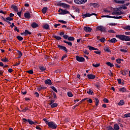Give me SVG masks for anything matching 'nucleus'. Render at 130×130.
I'll return each mask as SVG.
<instances>
[{"label":"nucleus","mask_w":130,"mask_h":130,"mask_svg":"<svg viewBox=\"0 0 130 130\" xmlns=\"http://www.w3.org/2000/svg\"><path fill=\"white\" fill-rule=\"evenodd\" d=\"M116 37L119 38L122 41H130V37L124 35H116Z\"/></svg>","instance_id":"1"},{"label":"nucleus","mask_w":130,"mask_h":130,"mask_svg":"<svg viewBox=\"0 0 130 130\" xmlns=\"http://www.w3.org/2000/svg\"><path fill=\"white\" fill-rule=\"evenodd\" d=\"M47 124L50 127V128H53V129H55V128L57 127V125H56L53 121L48 122Z\"/></svg>","instance_id":"2"},{"label":"nucleus","mask_w":130,"mask_h":130,"mask_svg":"<svg viewBox=\"0 0 130 130\" xmlns=\"http://www.w3.org/2000/svg\"><path fill=\"white\" fill-rule=\"evenodd\" d=\"M99 30L101 32H106V28L103 26H99L96 27V30Z\"/></svg>","instance_id":"3"},{"label":"nucleus","mask_w":130,"mask_h":130,"mask_svg":"<svg viewBox=\"0 0 130 130\" xmlns=\"http://www.w3.org/2000/svg\"><path fill=\"white\" fill-rule=\"evenodd\" d=\"M75 4L78 5H82V4H85L87 2V0H74Z\"/></svg>","instance_id":"4"},{"label":"nucleus","mask_w":130,"mask_h":130,"mask_svg":"<svg viewBox=\"0 0 130 130\" xmlns=\"http://www.w3.org/2000/svg\"><path fill=\"white\" fill-rule=\"evenodd\" d=\"M76 60L77 61H80L81 62H83L85 61V58L83 57H80L79 56H76Z\"/></svg>","instance_id":"5"},{"label":"nucleus","mask_w":130,"mask_h":130,"mask_svg":"<svg viewBox=\"0 0 130 130\" xmlns=\"http://www.w3.org/2000/svg\"><path fill=\"white\" fill-rule=\"evenodd\" d=\"M59 11H61V13H59L60 15H66L67 14H70V12L67 10H63L62 9H59Z\"/></svg>","instance_id":"6"},{"label":"nucleus","mask_w":130,"mask_h":130,"mask_svg":"<svg viewBox=\"0 0 130 130\" xmlns=\"http://www.w3.org/2000/svg\"><path fill=\"white\" fill-rule=\"evenodd\" d=\"M91 16H97V14L96 13H92V14H85L84 15V18H86L87 17H91Z\"/></svg>","instance_id":"7"},{"label":"nucleus","mask_w":130,"mask_h":130,"mask_svg":"<svg viewBox=\"0 0 130 130\" xmlns=\"http://www.w3.org/2000/svg\"><path fill=\"white\" fill-rule=\"evenodd\" d=\"M84 30L85 32H91L92 28L89 26H86L84 27Z\"/></svg>","instance_id":"8"},{"label":"nucleus","mask_w":130,"mask_h":130,"mask_svg":"<svg viewBox=\"0 0 130 130\" xmlns=\"http://www.w3.org/2000/svg\"><path fill=\"white\" fill-rule=\"evenodd\" d=\"M87 78L89 79V80H94V78H95V76L93 74H88Z\"/></svg>","instance_id":"9"},{"label":"nucleus","mask_w":130,"mask_h":130,"mask_svg":"<svg viewBox=\"0 0 130 130\" xmlns=\"http://www.w3.org/2000/svg\"><path fill=\"white\" fill-rule=\"evenodd\" d=\"M24 17L26 19H30V18H31V15L30 13L26 12L24 14Z\"/></svg>","instance_id":"10"},{"label":"nucleus","mask_w":130,"mask_h":130,"mask_svg":"<svg viewBox=\"0 0 130 130\" xmlns=\"http://www.w3.org/2000/svg\"><path fill=\"white\" fill-rule=\"evenodd\" d=\"M58 47L60 48V49H62V50H64L66 52H68V50L67 49V47L63 46L58 45Z\"/></svg>","instance_id":"11"},{"label":"nucleus","mask_w":130,"mask_h":130,"mask_svg":"<svg viewBox=\"0 0 130 130\" xmlns=\"http://www.w3.org/2000/svg\"><path fill=\"white\" fill-rule=\"evenodd\" d=\"M102 18H112L113 19H117V16H111L109 15H103Z\"/></svg>","instance_id":"12"},{"label":"nucleus","mask_w":130,"mask_h":130,"mask_svg":"<svg viewBox=\"0 0 130 130\" xmlns=\"http://www.w3.org/2000/svg\"><path fill=\"white\" fill-rule=\"evenodd\" d=\"M11 9H13L15 12H18V7L15 5L11 6Z\"/></svg>","instance_id":"13"},{"label":"nucleus","mask_w":130,"mask_h":130,"mask_svg":"<svg viewBox=\"0 0 130 130\" xmlns=\"http://www.w3.org/2000/svg\"><path fill=\"white\" fill-rule=\"evenodd\" d=\"M38 24L36 23V22H34L31 24V27L32 28H37V27H38Z\"/></svg>","instance_id":"14"},{"label":"nucleus","mask_w":130,"mask_h":130,"mask_svg":"<svg viewBox=\"0 0 130 130\" xmlns=\"http://www.w3.org/2000/svg\"><path fill=\"white\" fill-rule=\"evenodd\" d=\"M45 84H46V85H52V83H51V80L50 79H47L45 81Z\"/></svg>","instance_id":"15"},{"label":"nucleus","mask_w":130,"mask_h":130,"mask_svg":"<svg viewBox=\"0 0 130 130\" xmlns=\"http://www.w3.org/2000/svg\"><path fill=\"white\" fill-rule=\"evenodd\" d=\"M117 40L115 38H113L111 39L110 40H109V42H111V43H115Z\"/></svg>","instance_id":"16"},{"label":"nucleus","mask_w":130,"mask_h":130,"mask_svg":"<svg viewBox=\"0 0 130 130\" xmlns=\"http://www.w3.org/2000/svg\"><path fill=\"white\" fill-rule=\"evenodd\" d=\"M48 8L47 7H44L42 10L43 14H45L47 12Z\"/></svg>","instance_id":"17"},{"label":"nucleus","mask_w":130,"mask_h":130,"mask_svg":"<svg viewBox=\"0 0 130 130\" xmlns=\"http://www.w3.org/2000/svg\"><path fill=\"white\" fill-rule=\"evenodd\" d=\"M90 6H93L94 8H98L99 7V5L96 3H90Z\"/></svg>","instance_id":"18"},{"label":"nucleus","mask_w":130,"mask_h":130,"mask_svg":"<svg viewBox=\"0 0 130 130\" xmlns=\"http://www.w3.org/2000/svg\"><path fill=\"white\" fill-rule=\"evenodd\" d=\"M119 90L120 91V92H122L123 93H124V92H126V89L124 87L119 88Z\"/></svg>","instance_id":"19"},{"label":"nucleus","mask_w":130,"mask_h":130,"mask_svg":"<svg viewBox=\"0 0 130 130\" xmlns=\"http://www.w3.org/2000/svg\"><path fill=\"white\" fill-rule=\"evenodd\" d=\"M115 3H117V4H124V1H119V0H114ZM128 1V0H126Z\"/></svg>","instance_id":"20"},{"label":"nucleus","mask_w":130,"mask_h":130,"mask_svg":"<svg viewBox=\"0 0 130 130\" xmlns=\"http://www.w3.org/2000/svg\"><path fill=\"white\" fill-rule=\"evenodd\" d=\"M114 130H118L119 129V126L117 124H115L114 126Z\"/></svg>","instance_id":"21"},{"label":"nucleus","mask_w":130,"mask_h":130,"mask_svg":"<svg viewBox=\"0 0 130 130\" xmlns=\"http://www.w3.org/2000/svg\"><path fill=\"white\" fill-rule=\"evenodd\" d=\"M87 93L89 95H94V92H93L91 89H89L88 91H87Z\"/></svg>","instance_id":"22"},{"label":"nucleus","mask_w":130,"mask_h":130,"mask_svg":"<svg viewBox=\"0 0 130 130\" xmlns=\"http://www.w3.org/2000/svg\"><path fill=\"white\" fill-rule=\"evenodd\" d=\"M27 121L29 124H35V122L31 120L30 119H27Z\"/></svg>","instance_id":"23"},{"label":"nucleus","mask_w":130,"mask_h":130,"mask_svg":"<svg viewBox=\"0 0 130 130\" xmlns=\"http://www.w3.org/2000/svg\"><path fill=\"white\" fill-rule=\"evenodd\" d=\"M124 14V12H122L121 11H116V16H119L120 15H122Z\"/></svg>","instance_id":"24"},{"label":"nucleus","mask_w":130,"mask_h":130,"mask_svg":"<svg viewBox=\"0 0 130 130\" xmlns=\"http://www.w3.org/2000/svg\"><path fill=\"white\" fill-rule=\"evenodd\" d=\"M124 104V101L123 100H121L118 103V105L119 106H122Z\"/></svg>","instance_id":"25"},{"label":"nucleus","mask_w":130,"mask_h":130,"mask_svg":"<svg viewBox=\"0 0 130 130\" xmlns=\"http://www.w3.org/2000/svg\"><path fill=\"white\" fill-rule=\"evenodd\" d=\"M106 64H107V66H108L109 67H110V68H112V67H114L113 64L111 63V62H107L106 63Z\"/></svg>","instance_id":"26"},{"label":"nucleus","mask_w":130,"mask_h":130,"mask_svg":"<svg viewBox=\"0 0 130 130\" xmlns=\"http://www.w3.org/2000/svg\"><path fill=\"white\" fill-rule=\"evenodd\" d=\"M104 50L105 51H107V52H110V49H109V48L107 47H105L104 48Z\"/></svg>","instance_id":"27"},{"label":"nucleus","mask_w":130,"mask_h":130,"mask_svg":"<svg viewBox=\"0 0 130 130\" xmlns=\"http://www.w3.org/2000/svg\"><path fill=\"white\" fill-rule=\"evenodd\" d=\"M45 89V87H42V86H40V87H39L38 88H37V90L38 91H41V90H44Z\"/></svg>","instance_id":"28"},{"label":"nucleus","mask_w":130,"mask_h":130,"mask_svg":"<svg viewBox=\"0 0 130 130\" xmlns=\"http://www.w3.org/2000/svg\"><path fill=\"white\" fill-rule=\"evenodd\" d=\"M127 73H128V70H125L124 71V74L122 72V74L123 75V76H126V75H127Z\"/></svg>","instance_id":"29"},{"label":"nucleus","mask_w":130,"mask_h":130,"mask_svg":"<svg viewBox=\"0 0 130 130\" xmlns=\"http://www.w3.org/2000/svg\"><path fill=\"white\" fill-rule=\"evenodd\" d=\"M53 37L57 40H60V39H61V38L60 37L56 36L55 35H54Z\"/></svg>","instance_id":"30"},{"label":"nucleus","mask_w":130,"mask_h":130,"mask_svg":"<svg viewBox=\"0 0 130 130\" xmlns=\"http://www.w3.org/2000/svg\"><path fill=\"white\" fill-rule=\"evenodd\" d=\"M16 38L19 40V41H22V40H23V37L21 36H17Z\"/></svg>","instance_id":"31"},{"label":"nucleus","mask_w":130,"mask_h":130,"mask_svg":"<svg viewBox=\"0 0 130 130\" xmlns=\"http://www.w3.org/2000/svg\"><path fill=\"white\" fill-rule=\"evenodd\" d=\"M43 28L47 30L49 28V25L48 24H44L43 26Z\"/></svg>","instance_id":"32"},{"label":"nucleus","mask_w":130,"mask_h":130,"mask_svg":"<svg viewBox=\"0 0 130 130\" xmlns=\"http://www.w3.org/2000/svg\"><path fill=\"white\" fill-rule=\"evenodd\" d=\"M57 104L56 103H54V104H52L51 105V107H52V108H54V107H57Z\"/></svg>","instance_id":"33"},{"label":"nucleus","mask_w":130,"mask_h":130,"mask_svg":"<svg viewBox=\"0 0 130 130\" xmlns=\"http://www.w3.org/2000/svg\"><path fill=\"white\" fill-rule=\"evenodd\" d=\"M63 42L64 43L68 44V45H69L70 46H72L73 45V44L72 43V42H67L66 41H63Z\"/></svg>","instance_id":"34"},{"label":"nucleus","mask_w":130,"mask_h":130,"mask_svg":"<svg viewBox=\"0 0 130 130\" xmlns=\"http://www.w3.org/2000/svg\"><path fill=\"white\" fill-rule=\"evenodd\" d=\"M2 61H4V62H8V58L5 57V58L1 59Z\"/></svg>","instance_id":"35"},{"label":"nucleus","mask_w":130,"mask_h":130,"mask_svg":"<svg viewBox=\"0 0 130 130\" xmlns=\"http://www.w3.org/2000/svg\"><path fill=\"white\" fill-rule=\"evenodd\" d=\"M68 40L69 41H74V40H75V38L72 37H69L68 38Z\"/></svg>","instance_id":"36"},{"label":"nucleus","mask_w":130,"mask_h":130,"mask_svg":"<svg viewBox=\"0 0 130 130\" xmlns=\"http://www.w3.org/2000/svg\"><path fill=\"white\" fill-rule=\"evenodd\" d=\"M95 86L96 88H98V89H99V88H100V82H98L97 83L95 84Z\"/></svg>","instance_id":"37"},{"label":"nucleus","mask_w":130,"mask_h":130,"mask_svg":"<svg viewBox=\"0 0 130 130\" xmlns=\"http://www.w3.org/2000/svg\"><path fill=\"white\" fill-rule=\"evenodd\" d=\"M39 69H40V70H41V71H45V70H46V68H45L42 66H40Z\"/></svg>","instance_id":"38"},{"label":"nucleus","mask_w":130,"mask_h":130,"mask_svg":"<svg viewBox=\"0 0 130 130\" xmlns=\"http://www.w3.org/2000/svg\"><path fill=\"white\" fill-rule=\"evenodd\" d=\"M21 92L23 95H26L27 94V90H25V89H22Z\"/></svg>","instance_id":"39"},{"label":"nucleus","mask_w":130,"mask_h":130,"mask_svg":"<svg viewBox=\"0 0 130 130\" xmlns=\"http://www.w3.org/2000/svg\"><path fill=\"white\" fill-rule=\"evenodd\" d=\"M24 34H26V35H30L31 34V32H30L29 31H28V30H25V32H24Z\"/></svg>","instance_id":"40"},{"label":"nucleus","mask_w":130,"mask_h":130,"mask_svg":"<svg viewBox=\"0 0 130 130\" xmlns=\"http://www.w3.org/2000/svg\"><path fill=\"white\" fill-rule=\"evenodd\" d=\"M87 47H88L89 50H94V49H95L94 47H91L90 46H88Z\"/></svg>","instance_id":"41"},{"label":"nucleus","mask_w":130,"mask_h":130,"mask_svg":"<svg viewBox=\"0 0 130 130\" xmlns=\"http://www.w3.org/2000/svg\"><path fill=\"white\" fill-rule=\"evenodd\" d=\"M18 52L19 53V56L18 57V58H20L22 57V52H21V51H18Z\"/></svg>","instance_id":"42"},{"label":"nucleus","mask_w":130,"mask_h":130,"mask_svg":"<svg viewBox=\"0 0 130 130\" xmlns=\"http://www.w3.org/2000/svg\"><path fill=\"white\" fill-rule=\"evenodd\" d=\"M51 88H52V89L54 91V92H56V93H57V90H56V88H55V87H54V86H51Z\"/></svg>","instance_id":"43"},{"label":"nucleus","mask_w":130,"mask_h":130,"mask_svg":"<svg viewBox=\"0 0 130 130\" xmlns=\"http://www.w3.org/2000/svg\"><path fill=\"white\" fill-rule=\"evenodd\" d=\"M120 10H121V8L120 7H119V8L115 9L114 11L115 12H120Z\"/></svg>","instance_id":"44"},{"label":"nucleus","mask_w":130,"mask_h":130,"mask_svg":"<svg viewBox=\"0 0 130 130\" xmlns=\"http://www.w3.org/2000/svg\"><path fill=\"white\" fill-rule=\"evenodd\" d=\"M68 96L69 97H73V93H72L71 92H68Z\"/></svg>","instance_id":"45"},{"label":"nucleus","mask_w":130,"mask_h":130,"mask_svg":"<svg viewBox=\"0 0 130 130\" xmlns=\"http://www.w3.org/2000/svg\"><path fill=\"white\" fill-rule=\"evenodd\" d=\"M6 20L7 21H13V18L10 17H8L6 18Z\"/></svg>","instance_id":"46"},{"label":"nucleus","mask_w":130,"mask_h":130,"mask_svg":"<svg viewBox=\"0 0 130 130\" xmlns=\"http://www.w3.org/2000/svg\"><path fill=\"white\" fill-rule=\"evenodd\" d=\"M121 10V9H123V10H126L127 9V7L126 6H124L123 5L122 6V7H120Z\"/></svg>","instance_id":"47"},{"label":"nucleus","mask_w":130,"mask_h":130,"mask_svg":"<svg viewBox=\"0 0 130 130\" xmlns=\"http://www.w3.org/2000/svg\"><path fill=\"white\" fill-rule=\"evenodd\" d=\"M94 52L96 54H99V55L101 54V51H94Z\"/></svg>","instance_id":"48"},{"label":"nucleus","mask_w":130,"mask_h":130,"mask_svg":"<svg viewBox=\"0 0 130 130\" xmlns=\"http://www.w3.org/2000/svg\"><path fill=\"white\" fill-rule=\"evenodd\" d=\"M103 101L105 103H108V102H109V101H108V99H107L106 98L104 99Z\"/></svg>","instance_id":"49"},{"label":"nucleus","mask_w":130,"mask_h":130,"mask_svg":"<svg viewBox=\"0 0 130 130\" xmlns=\"http://www.w3.org/2000/svg\"><path fill=\"white\" fill-rule=\"evenodd\" d=\"M92 66L93 67H94V68H98V67H100V63L96 64H92Z\"/></svg>","instance_id":"50"},{"label":"nucleus","mask_w":130,"mask_h":130,"mask_svg":"<svg viewBox=\"0 0 130 130\" xmlns=\"http://www.w3.org/2000/svg\"><path fill=\"white\" fill-rule=\"evenodd\" d=\"M100 41H101V42H104L105 41V38H102V39H100Z\"/></svg>","instance_id":"51"},{"label":"nucleus","mask_w":130,"mask_h":130,"mask_svg":"<svg viewBox=\"0 0 130 130\" xmlns=\"http://www.w3.org/2000/svg\"><path fill=\"white\" fill-rule=\"evenodd\" d=\"M108 32L109 33H115V31H114V30H113V29H110L108 30Z\"/></svg>","instance_id":"52"},{"label":"nucleus","mask_w":130,"mask_h":130,"mask_svg":"<svg viewBox=\"0 0 130 130\" xmlns=\"http://www.w3.org/2000/svg\"><path fill=\"white\" fill-rule=\"evenodd\" d=\"M120 60H121V59L118 58V59H116V62H117V63H121V62Z\"/></svg>","instance_id":"53"},{"label":"nucleus","mask_w":130,"mask_h":130,"mask_svg":"<svg viewBox=\"0 0 130 130\" xmlns=\"http://www.w3.org/2000/svg\"><path fill=\"white\" fill-rule=\"evenodd\" d=\"M63 37L64 39H69V36L67 35H63Z\"/></svg>","instance_id":"54"},{"label":"nucleus","mask_w":130,"mask_h":130,"mask_svg":"<svg viewBox=\"0 0 130 130\" xmlns=\"http://www.w3.org/2000/svg\"><path fill=\"white\" fill-rule=\"evenodd\" d=\"M60 23H63V24H67V21L63 20H58Z\"/></svg>","instance_id":"55"},{"label":"nucleus","mask_w":130,"mask_h":130,"mask_svg":"<svg viewBox=\"0 0 130 130\" xmlns=\"http://www.w3.org/2000/svg\"><path fill=\"white\" fill-rule=\"evenodd\" d=\"M62 7H63V8H69V5L63 3V6H62Z\"/></svg>","instance_id":"56"},{"label":"nucleus","mask_w":130,"mask_h":130,"mask_svg":"<svg viewBox=\"0 0 130 130\" xmlns=\"http://www.w3.org/2000/svg\"><path fill=\"white\" fill-rule=\"evenodd\" d=\"M26 73H28V74L32 75L33 74V70H29L28 71H27Z\"/></svg>","instance_id":"57"},{"label":"nucleus","mask_w":130,"mask_h":130,"mask_svg":"<svg viewBox=\"0 0 130 130\" xmlns=\"http://www.w3.org/2000/svg\"><path fill=\"white\" fill-rule=\"evenodd\" d=\"M124 117H130V113L125 114L124 115Z\"/></svg>","instance_id":"58"},{"label":"nucleus","mask_w":130,"mask_h":130,"mask_svg":"<svg viewBox=\"0 0 130 130\" xmlns=\"http://www.w3.org/2000/svg\"><path fill=\"white\" fill-rule=\"evenodd\" d=\"M27 110H29V109L28 108H25V109H23L22 110V112H26Z\"/></svg>","instance_id":"59"},{"label":"nucleus","mask_w":130,"mask_h":130,"mask_svg":"<svg viewBox=\"0 0 130 130\" xmlns=\"http://www.w3.org/2000/svg\"><path fill=\"white\" fill-rule=\"evenodd\" d=\"M22 14V11H21L20 12H17V15L21 17V14Z\"/></svg>","instance_id":"60"},{"label":"nucleus","mask_w":130,"mask_h":130,"mask_svg":"<svg viewBox=\"0 0 130 130\" xmlns=\"http://www.w3.org/2000/svg\"><path fill=\"white\" fill-rule=\"evenodd\" d=\"M120 51L122 52H127V50L124 49H120Z\"/></svg>","instance_id":"61"},{"label":"nucleus","mask_w":130,"mask_h":130,"mask_svg":"<svg viewBox=\"0 0 130 130\" xmlns=\"http://www.w3.org/2000/svg\"><path fill=\"white\" fill-rule=\"evenodd\" d=\"M9 16H10V18H12V17H14L15 16V14H14L13 13H10L9 14Z\"/></svg>","instance_id":"62"},{"label":"nucleus","mask_w":130,"mask_h":130,"mask_svg":"<svg viewBox=\"0 0 130 130\" xmlns=\"http://www.w3.org/2000/svg\"><path fill=\"white\" fill-rule=\"evenodd\" d=\"M126 30H130V26L128 25L125 27Z\"/></svg>","instance_id":"63"},{"label":"nucleus","mask_w":130,"mask_h":130,"mask_svg":"<svg viewBox=\"0 0 130 130\" xmlns=\"http://www.w3.org/2000/svg\"><path fill=\"white\" fill-rule=\"evenodd\" d=\"M83 52H84V53H85V54H87V55H88V54H89V52H88V51H87V50H85V51H83Z\"/></svg>","instance_id":"64"}]
</instances>
